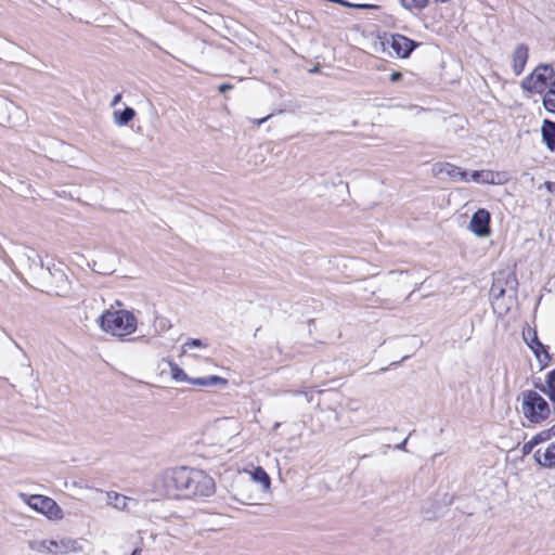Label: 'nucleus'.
I'll use <instances>...</instances> for the list:
<instances>
[{
    "label": "nucleus",
    "instance_id": "2f4dec72",
    "mask_svg": "<svg viewBox=\"0 0 555 555\" xmlns=\"http://www.w3.org/2000/svg\"><path fill=\"white\" fill-rule=\"evenodd\" d=\"M402 77V74L400 72H393L391 75H390V81L392 82H396V81H399Z\"/></svg>",
    "mask_w": 555,
    "mask_h": 555
},
{
    "label": "nucleus",
    "instance_id": "e433bc0d",
    "mask_svg": "<svg viewBox=\"0 0 555 555\" xmlns=\"http://www.w3.org/2000/svg\"><path fill=\"white\" fill-rule=\"evenodd\" d=\"M120 101H121V94H120V93H118V94H116V95L114 96V99H113V101H112V103H111V106H115V105H117Z\"/></svg>",
    "mask_w": 555,
    "mask_h": 555
},
{
    "label": "nucleus",
    "instance_id": "aec40b11",
    "mask_svg": "<svg viewBox=\"0 0 555 555\" xmlns=\"http://www.w3.org/2000/svg\"><path fill=\"white\" fill-rule=\"evenodd\" d=\"M248 479H250L254 483H260L263 490H268L270 488V477L262 467L255 468L250 473V477Z\"/></svg>",
    "mask_w": 555,
    "mask_h": 555
},
{
    "label": "nucleus",
    "instance_id": "72a5a7b5",
    "mask_svg": "<svg viewBox=\"0 0 555 555\" xmlns=\"http://www.w3.org/2000/svg\"><path fill=\"white\" fill-rule=\"evenodd\" d=\"M232 88L233 87L231 85H229V83H222V85L219 86L218 89H219V92L223 93V92H225L228 90H231Z\"/></svg>",
    "mask_w": 555,
    "mask_h": 555
},
{
    "label": "nucleus",
    "instance_id": "2eb2a0df",
    "mask_svg": "<svg viewBox=\"0 0 555 555\" xmlns=\"http://www.w3.org/2000/svg\"><path fill=\"white\" fill-rule=\"evenodd\" d=\"M535 462L545 468H555V440L544 450L538 449L533 455Z\"/></svg>",
    "mask_w": 555,
    "mask_h": 555
},
{
    "label": "nucleus",
    "instance_id": "cd10ccee",
    "mask_svg": "<svg viewBox=\"0 0 555 555\" xmlns=\"http://www.w3.org/2000/svg\"><path fill=\"white\" fill-rule=\"evenodd\" d=\"M183 351H186L188 349L196 348V347H206V345L197 338H190L183 344Z\"/></svg>",
    "mask_w": 555,
    "mask_h": 555
},
{
    "label": "nucleus",
    "instance_id": "c85d7f7f",
    "mask_svg": "<svg viewBox=\"0 0 555 555\" xmlns=\"http://www.w3.org/2000/svg\"><path fill=\"white\" fill-rule=\"evenodd\" d=\"M534 447H537V444H535V443H533V440H532V438H531L529 441H527V442L522 446V449H521L522 454H524V455H528V454H530V453L532 452V450H533V448H534Z\"/></svg>",
    "mask_w": 555,
    "mask_h": 555
},
{
    "label": "nucleus",
    "instance_id": "7c9ffc66",
    "mask_svg": "<svg viewBox=\"0 0 555 555\" xmlns=\"http://www.w3.org/2000/svg\"><path fill=\"white\" fill-rule=\"evenodd\" d=\"M542 391H544L547 397L550 398V401L553 403L554 405V409H555V389H550L547 388V390L543 387L542 388Z\"/></svg>",
    "mask_w": 555,
    "mask_h": 555
},
{
    "label": "nucleus",
    "instance_id": "393cba45",
    "mask_svg": "<svg viewBox=\"0 0 555 555\" xmlns=\"http://www.w3.org/2000/svg\"><path fill=\"white\" fill-rule=\"evenodd\" d=\"M490 293H491V297L493 299L492 300V306L495 308V306L498 305L499 299L504 296L505 289L501 285H499L498 283L494 282L492 284Z\"/></svg>",
    "mask_w": 555,
    "mask_h": 555
},
{
    "label": "nucleus",
    "instance_id": "c03bdc74",
    "mask_svg": "<svg viewBox=\"0 0 555 555\" xmlns=\"http://www.w3.org/2000/svg\"><path fill=\"white\" fill-rule=\"evenodd\" d=\"M412 294H414V291H411V293H409V296L406 298H410L412 296Z\"/></svg>",
    "mask_w": 555,
    "mask_h": 555
},
{
    "label": "nucleus",
    "instance_id": "0eeeda50",
    "mask_svg": "<svg viewBox=\"0 0 555 555\" xmlns=\"http://www.w3.org/2000/svg\"><path fill=\"white\" fill-rule=\"evenodd\" d=\"M215 490V481L209 475L203 470L193 469L186 499L210 496Z\"/></svg>",
    "mask_w": 555,
    "mask_h": 555
},
{
    "label": "nucleus",
    "instance_id": "b1692460",
    "mask_svg": "<svg viewBox=\"0 0 555 555\" xmlns=\"http://www.w3.org/2000/svg\"><path fill=\"white\" fill-rule=\"evenodd\" d=\"M401 5L405 9V10H413V9H417V10H423L427 7L428 4V0H399Z\"/></svg>",
    "mask_w": 555,
    "mask_h": 555
},
{
    "label": "nucleus",
    "instance_id": "4468645a",
    "mask_svg": "<svg viewBox=\"0 0 555 555\" xmlns=\"http://www.w3.org/2000/svg\"><path fill=\"white\" fill-rule=\"evenodd\" d=\"M107 504L118 511H130L138 505L137 501L124 494L111 491L106 493Z\"/></svg>",
    "mask_w": 555,
    "mask_h": 555
},
{
    "label": "nucleus",
    "instance_id": "f8f14e48",
    "mask_svg": "<svg viewBox=\"0 0 555 555\" xmlns=\"http://www.w3.org/2000/svg\"><path fill=\"white\" fill-rule=\"evenodd\" d=\"M524 339L533 351L538 360L545 365L550 361L551 356L548 354L546 347L538 339L537 332L528 330L527 334L524 333Z\"/></svg>",
    "mask_w": 555,
    "mask_h": 555
},
{
    "label": "nucleus",
    "instance_id": "c756f323",
    "mask_svg": "<svg viewBox=\"0 0 555 555\" xmlns=\"http://www.w3.org/2000/svg\"><path fill=\"white\" fill-rule=\"evenodd\" d=\"M546 385L550 389H555V369L552 370L546 376Z\"/></svg>",
    "mask_w": 555,
    "mask_h": 555
},
{
    "label": "nucleus",
    "instance_id": "f03ea898",
    "mask_svg": "<svg viewBox=\"0 0 555 555\" xmlns=\"http://www.w3.org/2000/svg\"><path fill=\"white\" fill-rule=\"evenodd\" d=\"M192 468L173 467L164 472L162 487L164 493L171 499H186Z\"/></svg>",
    "mask_w": 555,
    "mask_h": 555
},
{
    "label": "nucleus",
    "instance_id": "f3484780",
    "mask_svg": "<svg viewBox=\"0 0 555 555\" xmlns=\"http://www.w3.org/2000/svg\"><path fill=\"white\" fill-rule=\"evenodd\" d=\"M542 138L550 151H555V122L545 119L542 125Z\"/></svg>",
    "mask_w": 555,
    "mask_h": 555
},
{
    "label": "nucleus",
    "instance_id": "bb28decb",
    "mask_svg": "<svg viewBox=\"0 0 555 555\" xmlns=\"http://www.w3.org/2000/svg\"><path fill=\"white\" fill-rule=\"evenodd\" d=\"M551 429H547V430H542L541 433L534 435L532 437V440H533V443H535L537 446L548 440L551 438Z\"/></svg>",
    "mask_w": 555,
    "mask_h": 555
},
{
    "label": "nucleus",
    "instance_id": "c9c22d12",
    "mask_svg": "<svg viewBox=\"0 0 555 555\" xmlns=\"http://www.w3.org/2000/svg\"><path fill=\"white\" fill-rule=\"evenodd\" d=\"M545 188L547 189L548 192L555 194V182H545Z\"/></svg>",
    "mask_w": 555,
    "mask_h": 555
},
{
    "label": "nucleus",
    "instance_id": "a211bd4d",
    "mask_svg": "<svg viewBox=\"0 0 555 555\" xmlns=\"http://www.w3.org/2000/svg\"><path fill=\"white\" fill-rule=\"evenodd\" d=\"M20 259L21 261H25L29 268L39 264L40 269L42 271L44 270L40 256L34 249L28 247L23 248L20 253Z\"/></svg>",
    "mask_w": 555,
    "mask_h": 555
},
{
    "label": "nucleus",
    "instance_id": "412c9836",
    "mask_svg": "<svg viewBox=\"0 0 555 555\" xmlns=\"http://www.w3.org/2000/svg\"><path fill=\"white\" fill-rule=\"evenodd\" d=\"M498 176L492 170H477L472 173V180L478 183L493 184Z\"/></svg>",
    "mask_w": 555,
    "mask_h": 555
},
{
    "label": "nucleus",
    "instance_id": "58836bf2",
    "mask_svg": "<svg viewBox=\"0 0 555 555\" xmlns=\"http://www.w3.org/2000/svg\"><path fill=\"white\" fill-rule=\"evenodd\" d=\"M397 274H399V275H403V274H404V272H403V271H400V272H398V271H390V272H389V275H397Z\"/></svg>",
    "mask_w": 555,
    "mask_h": 555
},
{
    "label": "nucleus",
    "instance_id": "20e7f679",
    "mask_svg": "<svg viewBox=\"0 0 555 555\" xmlns=\"http://www.w3.org/2000/svg\"><path fill=\"white\" fill-rule=\"evenodd\" d=\"M30 547L39 553H50L53 555H66L82 551L80 540L68 537L33 541Z\"/></svg>",
    "mask_w": 555,
    "mask_h": 555
},
{
    "label": "nucleus",
    "instance_id": "6ab92c4d",
    "mask_svg": "<svg viewBox=\"0 0 555 555\" xmlns=\"http://www.w3.org/2000/svg\"><path fill=\"white\" fill-rule=\"evenodd\" d=\"M135 116V111L127 106L124 111H115L113 113L114 121L118 126H126Z\"/></svg>",
    "mask_w": 555,
    "mask_h": 555
},
{
    "label": "nucleus",
    "instance_id": "a19ab883",
    "mask_svg": "<svg viewBox=\"0 0 555 555\" xmlns=\"http://www.w3.org/2000/svg\"><path fill=\"white\" fill-rule=\"evenodd\" d=\"M450 0H435V2L437 3H446V2H449Z\"/></svg>",
    "mask_w": 555,
    "mask_h": 555
},
{
    "label": "nucleus",
    "instance_id": "5701e85b",
    "mask_svg": "<svg viewBox=\"0 0 555 555\" xmlns=\"http://www.w3.org/2000/svg\"><path fill=\"white\" fill-rule=\"evenodd\" d=\"M543 105L546 111L555 114V80L553 81L551 89L545 93L543 98Z\"/></svg>",
    "mask_w": 555,
    "mask_h": 555
},
{
    "label": "nucleus",
    "instance_id": "37998d69",
    "mask_svg": "<svg viewBox=\"0 0 555 555\" xmlns=\"http://www.w3.org/2000/svg\"><path fill=\"white\" fill-rule=\"evenodd\" d=\"M412 294H414V291H411V293H409V296L406 298H410L412 296Z\"/></svg>",
    "mask_w": 555,
    "mask_h": 555
},
{
    "label": "nucleus",
    "instance_id": "ddd939ff",
    "mask_svg": "<svg viewBox=\"0 0 555 555\" xmlns=\"http://www.w3.org/2000/svg\"><path fill=\"white\" fill-rule=\"evenodd\" d=\"M416 47V43L403 35H393L391 39V48L398 56L408 57Z\"/></svg>",
    "mask_w": 555,
    "mask_h": 555
},
{
    "label": "nucleus",
    "instance_id": "6e6552de",
    "mask_svg": "<svg viewBox=\"0 0 555 555\" xmlns=\"http://www.w3.org/2000/svg\"><path fill=\"white\" fill-rule=\"evenodd\" d=\"M256 486L245 476H238L231 485V493L237 502L249 505L256 499Z\"/></svg>",
    "mask_w": 555,
    "mask_h": 555
},
{
    "label": "nucleus",
    "instance_id": "9b49d317",
    "mask_svg": "<svg viewBox=\"0 0 555 555\" xmlns=\"http://www.w3.org/2000/svg\"><path fill=\"white\" fill-rule=\"evenodd\" d=\"M491 215L485 208L476 210L469 221L468 229L478 237H486L490 235Z\"/></svg>",
    "mask_w": 555,
    "mask_h": 555
},
{
    "label": "nucleus",
    "instance_id": "4be33fe9",
    "mask_svg": "<svg viewBox=\"0 0 555 555\" xmlns=\"http://www.w3.org/2000/svg\"><path fill=\"white\" fill-rule=\"evenodd\" d=\"M443 170L453 179L459 178L462 181H468V173L462 170L460 167L452 164H446Z\"/></svg>",
    "mask_w": 555,
    "mask_h": 555
},
{
    "label": "nucleus",
    "instance_id": "a878e982",
    "mask_svg": "<svg viewBox=\"0 0 555 555\" xmlns=\"http://www.w3.org/2000/svg\"><path fill=\"white\" fill-rule=\"evenodd\" d=\"M332 2H336V3L347 7V8H356V9H376L377 8L374 4H365V3L354 4V3H350L346 0H332Z\"/></svg>",
    "mask_w": 555,
    "mask_h": 555
},
{
    "label": "nucleus",
    "instance_id": "1a4fd4ad",
    "mask_svg": "<svg viewBox=\"0 0 555 555\" xmlns=\"http://www.w3.org/2000/svg\"><path fill=\"white\" fill-rule=\"evenodd\" d=\"M27 504L35 511L42 513L49 519L62 518V509L51 498L34 494L26 499Z\"/></svg>",
    "mask_w": 555,
    "mask_h": 555
},
{
    "label": "nucleus",
    "instance_id": "473e14b6",
    "mask_svg": "<svg viewBox=\"0 0 555 555\" xmlns=\"http://www.w3.org/2000/svg\"><path fill=\"white\" fill-rule=\"evenodd\" d=\"M406 443H408V438H405L402 442L398 443L395 447V449L401 450V451H406Z\"/></svg>",
    "mask_w": 555,
    "mask_h": 555
},
{
    "label": "nucleus",
    "instance_id": "4c0bfd02",
    "mask_svg": "<svg viewBox=\"0 0 555 555\" xmlns=\"http://www.w3.org/2000/svg\"><path fill=\"white\" fill-rule=\"evenodd\" d=\"M383 306L386 307V308H390V309L393 308V305H392V302L390 300H385Z\"/></svg>",
    "mask_w": 555,
    "mask_h": 555
},
{
    "label": "nucleus",
    "instance_id": "7ed1b4c3",
    "mask_svg": "<svg viewBox=\"0 0 555 555\" xmlns=\"http://www.w3.org/2000/svg\"><path fill=\"white\" fill-rule=\"evenodd\" d=\"M520 411L531 423H540L550 415V405L537 391L526 390L521 393Z\"/></svg>",
    "mask_w": 555,
    "mask_h": 555
},
{
    "label": "nucleus",
    "instance_id": "dca6fc26",
    "mask_svg": "<svg viewBox=\"0 0 555 555\" xmlns=\"http://www.w3.org/2000/svg\"><path fill=\"white\" fill-rule=\"evenodd\" d=\"M529 49L526 44H518L512 55L513 70L515 75H520L524 72L526 63L528 61Z\"/></svg>",
    "mask_w": 555,
    "mask_h": 555
},
{
    "label": "nucleus",
    "instance_id": "9d476101",
    "mask_svg": "<svg viewBox=\"0 0 555 555\" xmlns=\"http://www.w3.org/2000/svg\"><path fill=\"white\" fill-rule=\"evenodd\" d=\"M171 377L177 382H188L189 384L199 386V387H211L215 385L225 386L228 380L217 375H210L205 377L192 378L186 375V373L180 369L177 364H171Z\"/></svg>",
    "mask_w": 555,
    "mask_h": 555
},
{
    "label": "nucleus",
    "instance_id": "ea45409f",
    "mask_svg": "<svg viewBox=\"0 0 555 555\" xmlns=\"http://www.w3.org/2000/svg\"><path fill=\"white\" fill-rule=\"evenodd\" d=\"M141 554V548H135L131 555H140Z\"/></svg>",
    "mask_w": 555,
    "mask_h": 555
},
{
    "label": "nucleus",
    "instance_id": "f704fd0d",
    "mask_svg": "<svg viewBox=\"0 0 555 555\" xmlns=\"http://www.w3.org/2000/svg\"><path fill=\"white\" fill-rule=\"evenodd\" d=\"M272 117V114H269L268 116L263 117V118H260V119H255L254 122L258 126L262 125L263 122H266L267 120H269L270 118Z\"/></svg>",
    "mask_w": 555,
    "mask_h": 555
},
{
    "label": "nucleus",
    "instance_id": "f257e3e1",
    "mask_svg": "<svg viewBox=\"0 0 555 555\" xmlns=\"http://www.w3.org/2000/svg\"><path fill=\"white\" fill-rule=\"evenodd\" d=\"M101 328L114 336L124 337L137 330V318L127 310H106L99 317Z\"/></svg>",
    "mask_w": 555,
    "mask_h": 555
},
{
    "label": "nucleus",
    "instance_id": "39448f33",
    "mask_svg": "<svg viewBox=\"0 0 555 555\" xmlns=\"http://www.w3.org/2000/svg\"><path fill=\"white\" fill-rule=\"evenodd\" d=\"M46 293L55 296H66L70 291V283L61 268H46L42 271Z\"/></svg>",
    "mask_w": 555,
    "mask_h": 555
},
{
    "label": "nucleus",
    "instance_id": "423d86ee",
    "mask_svg": "<svg viewBox=\"0 0 555 555\" xmlns=\"http://www.w3.org/2000/svg\"><path fill=\"white\" fill-rule=\"evenodd\" d=\"M552 78H555L552 66L541 64L522 80L521 87L532 93H542L547 88L548 81Z\"/></svg>",
    "mask_w": 555,
    "mask_h": 555
},
{
    "label": "nucleus",
    "instance_id": "79ce46f5",
    "mask_svg": "<svg viewBox=\"0 0 555 555\" xmlns=\"http://www.w3.org/2000/svg\"><path fill=\"white\" fill-rule=\"evenodd\" d=\"M13 104L10 102H5V106H12Z\"/></svg>",
    "mask_w": 555,
    "mask_h": 555
}]
</instances>
